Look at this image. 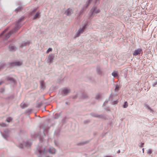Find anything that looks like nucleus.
Instances as JSON below:
<instances>
[{
	"mask_svg": "<svg viewBox=\"0 0 157 157\" xmlns=\"http://www.w3.org/2000/svg\"><path fill=\"white\" fill-rule=\"evenodd\" d=\"M19 21L17 24L16 26L14 29V30H12L10 31L9 33L7 34L5 37L6 39H8L10 37V36L13 33L16 32L21 27V24Z\"/></svg>",
	"mask_w": 157,
	"mask_h": 157,
	"instance_id": "f257e3e1",
	"label": "nucleus"
},
{
	"mask_svg": "<svg viewBox=\"0 0 157 157\" xmlns=\"http://www.w3.org/2000/svg\"><path fill=\"white\" fill-rule=\"evenodd\" d=\"M47 63H49V64L52 63L54 58V56L52 54L49 55L48 57Z\"/></svg>",
	"mask_w": 157,
	"mask_h": 157,
	"instance_id": "f03ea898",
	"label": "nucleus"
},
{
	"mask_svg": "<svg viewBox=\"0 0 157 157\" xmlns=\"http://www.w3.org/2000/svg\"><path fill=\"white\" fill-rule=\"evenodd\" d=\"M70 90L68 88H65L63 90L62 94L63 95H66L70 92Z\"/></svg>",
	"mask_w": 157,
	"mask_h": 157,
	"instance_id": "7ed1b4c3",
	"label": "nucleus"
},
{
	"mask_svg": "<svg viewBox=\"0 0 157 157\" xmlns=\"http://www.w3.org/2000/svg\"><path fill=\"white\" fill-rule=\"evenodd\" d=\"M39 154L40 155H42L43 154H45L46 152V151L45 150V148L43 147H41L40 150L38 151Z\"/></svg>",
	"mask_w": 157,
	"mask_h": 157,
	"instance_id": "20e7f679",
	"label": "nucleus"
},
{
	"mask_svg": "<svg viewBox=\"0 0 157 157\" xmlns=\"http://www.w3.org/2000/svg\"><path fill=\"white\" fill-rule=\"evenodd\" d=\"M85 29V26H83L81 29L79 30L77 33L76 37L80 35V34L84 32Z\"/></svg>",
	"mask_w": 157,
	"mask_h": 157,
	"instance_id": "39448f33",
	"label": "nucleus"
},
{
	"mask_svg": "<svg viewBox=\"0 0 157 157\" xmlns=\"http://www.w3.org/2000/svg\"><path fill=\"white\" fill-rule=\"evenodd\" d=\"M85 29V26H83L81 29L79 30L77 33L76 37L80 35V34L84 32Z\"/></svg>",
	"mask_w": 157,
	"mask_h": 157,
	"instance_id": "423d86ee",
	"label": "nucleus"
},
{
	"mask_svg": "<svg viewBox=\"0 0 157 157\" xmlns=\"http://www.w3.org/2000/svg\"><path fill=\"white\" fill-rule=\"evenodd\" d=\"M142 51V50L141 49H139L135 50V51H134L133 54L134 56H137L138 55H139Z\"/></svg>",
	"mask_w": 157,
	"mask_h": 157,
	"instance_id": "0eeeda50",
	"label": "nucleus"
},
{
	"mask_svg": "<svg viewBox=\"0 0 157 157\" xmlns=\"http://www.w3.org/2000/svg\"><path fill=\"white\" fill-rule=\"evenodd\" d=\"M22 63L20 61H17L15 62H13L11 63V64H13V66H19L22 64Z\"/></svg>",
	"mask_w": 157,
	"mask_h": 157,
	"instance_id": "6e6552de",
	"label": "nucleus"
},
{
	"mask_svg": "<svg viewBox=\"0 0 157 157\" xmlns=\"http://www.w3.org/2000/svg\"><path fill=\"white\" fill-rule=\"evenodd\" d=\"M72 13V9H69L67 10L65 12V13L67 15H70Z\"/></svg>",
	"mask_w": 157,
	"mask_h": 157,
	"instance_id": "1a4fd4ad",
	"label": "nucleus"
},
{
	"mask_svg": "<svg viewBox=\"0 0 157 157\" xmlns=\"http://www.w3.org/2000/svg\"><path fill=\"white\" fill-rule=\"evenodd\" d=\"M49 152L50 153L54 154L56 153V151L55 148L51 147L49 149Z\"/></svg>",
	"mask_w": 157,
	"mask_h": 157,
	"instance_id": "9d476101",
	"label": "nucleus"
},
{
	"mask_svg": "<svg viewBox=\"0 0 157 157\" xmlns=\"http://www.w3.org/2000/svg\"><path fill=\"white\" fill-rule=\"evenodd\" d=\"M9 48H10V51H15L16 49V47L12 45V44H10L9 45Z\"/></svg>",
	"mask_w": 157,
	"mask_h": 157,
	"instance_id": "9b49d317",
	"label": "nucleus"
},
{
	"mask_svg": "<svg viewBox=\"0 0 157 157\" xmlns=\"http://www.w3.org/2000/svg\"><path fill=\"white\" fill-rule=\"evenodd\" d=\"M92 10H93V13H98L100 11V10L96 8H93Z\"/></svg>",
	"mask_w": 157,
	"mask_h": 157,
	"instance_id": "f8f14e48",
	"label": "nucleus"
},
{
	"mask_svg": "<svg viewBox=\"0 0 157 157\" xmlns=\"http://www.w3.org/2000/svg\"><path fill=\"white\" fill-rule=\"evenodd\" d=\"M20 106L22 108H24L28 106V105L25 103H22L20 105Z\"/></svg>",
	"mask_w": 157,
	"mask_h": 157,
	"instance_id": "ddd939ff",
	"label": "nucleus"
},
{
	"mask_svg": "<svg viewBox=\"0 0 157 157\" xmlns=\"http://www.w3.org/2000/svg\"><path fill=\"white\" fill-rule=\"evenodd\" d=\"M112 75L114 77H117V78H118L117 72L114 71L112 73Z\"/></svg>",
	"mask_w": 157,
	"mask_h": 157,
	"instance_id": "4468645a",
	"label": "nucleus"
},
{
	"mask_svg": "<svg viewBox=\"0 0 157 157\" xmlns=\"http://www.w3.org/2000/svg\"><path fill=\"white\" fill-rule=\"evenodd\" d=\"M120 88V85L119 84H117V85H116V87L115 89V91L117 92L119 90Z\"/></svg>",
	"mask_w": 157,
	"mask_h": 157,
	"instance_id": "2eb2a0df",
	"label": "nucleus"
},
{
	"mask_svg": "<svg viewBox=\"0 0 157 157\" xmlns=\"http://www.w3.org/2000/svg\"><path fill=\"white\" fill-rule=\"evenodd\" d=\"M128 105L127 102H125L123 105V107L124 108H126L128 106Z\"/></svg>",
	"mask_w": 157,
	"mask_h": 157,
	"instance_id": "dca6fc26",
	"label": "nucleus"
},
{
	"mask_svg": "<svg viewBox=\"0 0 157 157\" xmlns=\"http://www.w3.org/2000/svg\"><path fill=\"white\" fill-rule=\"evenodd\" d=\"M40 84L42 88H43L44 87V83L43 81H41L40 82Z\"/></svg>",
	"mask_w": 157,
	"mask_h": 157,
	"instance_id": "f3484780",
	"label": "nucleus"
},
{
	"mask_svg": "<svg viewBox=\"0 0 157 157\" xmlns=\"http://www.w3.org/2000/svg\"><path fill=\"white\" fill-rule=\"evenodd\" d=\"M39 16V13H37L35 15V16L34 17L33 19H35Z\"/></svg>",
	"mask_w": 157,
	"mask_h": 157,
	"instance_id": "a211bd4d",
	"label": "nucleus"
},
{
	"mask_svg": "<svg viewBox=\"0 0 157 157\" xmlns=\"http://www.w3.org/2000/svg\"><path fill=\"white\" fill-rule=\"evenodd\" d=\"M12 120V118L11 117H10L9 118H8L6 120V121L9 122H10Z\"/></svg>",
	"mask_w": 157,
	"mask_h": 157,
	"instance_id": "6ab92c4d",
	"label": "nucleus"
},
{
	"mask_svg": "<svg viewBox=\"0 0 157 157\" xmlns=\"http://www.w3.org/2000/svg\"><path fill=\"white\" fill-rule=\"evenodd\" d=\"M31 145V144H29L28 142H27L25 144V147H30Z\"/></svg>",
	"mask_w": 157,
	"mask_h": 157,
	"instance_id": "aec40b11",
	"label": "nucleus"
},
{
	"mask_svg": "<svg viewBox=\"0 0 157 157\" xmlns=\"http://www.w3.org/2000/svg\"><path fill=\"white\" fill-rule=\"evenodd\" d=\"M52 51V49L51 48H49L46 52V53H48L50 52H51Z\"/></svg>",
	"mask_w": 157,
	"mask_h": 157,
	"instance_id": "412c9836",
	"label": "nucleus"
},
{
	"mask_svg": "<svg viewBox=\"0 0 157 157\" xmlns=\"http://www.w3.org/2000/svg\"><path fill=\"white\" fill-rule=\"evenodd\" d=\"M152 152V151L150 149H148L147 151V153L150 155L151 154Z\"/></svg>",
	"mask_w": 157,
	"mask_h": 157,
	"instance_id": "4be33fe9",
	"label": "nucleus"
},
{
	"mask_svg": "<svg viewBox=\"0 0 157 157\" xmlns=\"http://www.w3.org/2000/svg\"><path fill=\"white\" fill-rule=\"evenodd\" d=\"M6 30H7L6 29V30H5L3 32L2 34H1L0 36H3L4 35V34H5V33L6 32Z\"/></svg>",
	"mask_w": 157,
	"mask_h": 157,
	"instance_id": "5701e85b",
	"label": "nucleus"
},
{
	"mask_svg": "<svg viewBox=\"0 0 157 157\" xmlns=\"http://www.w3.org/2000/svg\"><path fill=\"white\" fill-rule=\"evenodd\" d=\"M1 126L2 127H6V124L4 123H2L0 124Z\"/></svg>",
	"mask_w": 157,
	"mask_h": 157,
	"instance_id": "b1692460",
	"label": "nucleus"
},
{
	"mask_svg": "<svg viewBox=\"0 0 157 157\" xmlns=\"http://www.w3.org/2000/svg\"><path fill=\"white\" fill-rule=\"evenodd\" d=\"M27 45V43L26 42H23L22 44V46H26Z\"/></svg>",
	"mask_w": 157,
	"mask_h": 157,
	"instance_id": "393cba45",
	"label": "nucleus"
},
{
	"mask_svg": "<svg viewBox=\"0 0 157 157\" xmlns=\"http://www.w3.org/2000/svg\"><path fill=\"white\" fill-rule=\"evenodd\" d=\"M8 80H11V81H14V79L13 78H11L9 79H8Z\"/></svg>",
	"mask_w": 157,
	"mask_h": 157,
	"instance_id": "a878e982",
	"label": "nucleus"
},
{
	"mask_svg": "<svg viewBox=\"0 0 157 157\" xmlns=\"http://www.w3.org/2000/svg\"><path fill=\"white\" fill-rule=\"evenodd\" d=\"M120 152V150H118L117 151V153H119Z\"/></svg>",
	"mask_w": 157,
	"mask_h": 157,
	"instance_id": "bb28decb",
	"label": "nucleus"
},
{
	"mask_svg": "<svg viewBox=\"0 0 157 157\" xmlns=\"http://www.w3.org/2000/svg\"><path fill=\"white\" fill-rule=\"evenodd\" d=\"M105 157H113L110 156H106Z\"/></svg>",
	"mask_w": 157,
	"mask_h": 157,
	"instance_id": "cd10ccee",
	"label": "nucleus"
},
{
	"mask_svg": "<svg viewBox=\"0 0 157 157\" xmlns=\"http://www.w3.org/2000/svg\"><path fill=\"white\" fill-rule=\"evenodd\" d=\"M144 144V143H142V144L141 147H142L143 146V145Z\"/></svg>",
	"mask_w": 157,
	"mask_h": 157,
	"instance_id": "c85d7f7f",
	"label": "nucleus"
},
{
	"mask_svg": "<svg viewBox=\"0 0 157 157\" xmlns=\"http://www.w3.org/2000/svg\"><path fill=\"white\" fill-rule=\"evenodd\" d=\"M2 82H0V85L2 84Z\"/></svg>",
	"mask_w": 157,
	"mask_h": 157,
	"instance_id": "c756f323",
	"label": "nucleus"
},
{
	"mask_svg": "<svg viewBox=\"0 0 157 157\" xmlns=\"http://www.w3.org/2000/svg\"><path fill=\"white\" fill-rule=\"evenodd\" d=\"M23 146H22V147H21V148H23Z\"/></svg>",
	"mask_w": 157,
	"mask_h": 157,
	"instance_id": "7c9ffc66",
	"label": "nucleus"
},
{
	"mask_svg": "<svg viewBox=\"0 0 157 157\" xmlns=\"http://www.w3.org/2000/svg\"><path fill=\"white\" fill-rule=\"evenodd\" d=\"M148 109H149L150 110H151V109H150V108L148 107Z\"/></svg>",
	"mask_w": 157,
	"mask_h": 157,
	"instance_id": "2f4dec72",
	"label": "nucleus"
}]
</instances>
